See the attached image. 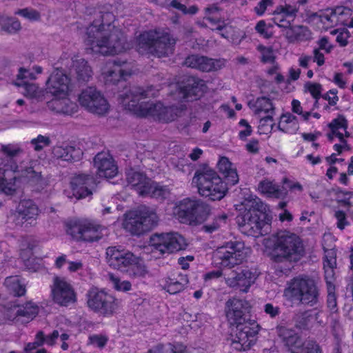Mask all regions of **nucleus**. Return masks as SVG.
<instances>
[{
  "label": "nucleus",
  "mask_w": 353,
  "mask_h": 353,
  "mask_svg": "<svg viewBox=\"0 0 353 353\" xmlns=\"http://www.w3.org/2000/svg\"><path fill=\"white\" fill-rule=\"evenodd\" d=\"M158 92L153 86L146 88L132 86L121 94L119 98L125 109L137 117H151L155 120L163 122L174 121L179 112L176 106H164L161 102L154 103L143 101L157 97Z\"/></svg>",
  "instance_id": "nucleus-1"
},
{
  "label": "nucleus",
  "mask_w": 353,
  "mask_h": 353,
  "mask_svg": "<svg viewBox=\"0 0 353 353\" xmlns=\"http://www.w3.org/2000/svg\"><path fill=\"white\" fill-rule=\"evenodd\" d=\"M250 306L248 301L239 299H230L225 303V313L228 323L236 326L232 336L231 348L236 351H246L255 343V336L260 327L250 319Z\"/></svg>",
  "instance_id": "nucleus-2"
},
{
  "label": "nucleus",
  "mask_w": 353,
  "mask_h": 353,
  "mask_svg": "<svg viewBox=\"0 0 353 353\" xmlns=\"http://www.w3.org/2000/svg\"><path fill=\"white\" fill-rule=\"evenodd\" d=\"M101 17L102 22L100 20H94L87 28L85 41L87 45L90 46L91 50L102 55H112L128 48L125 37L120 29L111 23H103L105 18L113 19V14L106 12Z\"/></svg>",
  "instance_id": "nucleus-3"
},
{
  "label": "nucleus",
  "mask_w": 353,
  "mask_h": 353,
  "mask_svg": "<svg viewBox=\"0 0 353 353\" xmlns=\"http://www.w3.org/2000/svg\"><path fill=\"white\" fill-rule=\"evenodd\" d=\"M304 252L301 238L296 234L284 231L277 234L270 256L275 263L291 264L299 261Z\"/></svg>",
  "instance_id": "nucleus-4"
},
{
  "label": "nucleus",
  "mask_w": 353,
  "mask_h": 353,
  "mask_svg": "<svg viewBox=\"0 0 353 353\" xmlns=\"http://www.w3.org/2000/svg\"><path fill=\"white\" fill-rule=\"evenodd\" d=\"M137 43L140 54H152L161 57L174 52L176 39L168 32L155 30L141 34Z\"/></svg>",
  "instance_id": "nucleus-5"
},
{
  "label": "nucleus",
  "mask_w": 353,
  "mask_h": 353,
  "mask_svg": "<svg viewBox=\"0 0 353 353\" xmlns=\"http://www.w3.org/2000/svg\"><path fill=\"white\" fill-rule=\"evenodd\" d=\"M192 184L196 185L201 196L212 201L221 200L228 191L226 183L216 172L210 168L196 170L192 178Z\"/></svg>",
  "instance_id": "nucleus-6"
},
{
  "label": "nucleus",
  "mask_w": 353,
  "mask_h": 353,
  "mask_svg": "<svg viewBox=\"0 0 353 353\" xmlns=\"http://www.w3.org/2000/svg\"><path fill=\"white\" fill-rule=\"evenodd\" d=\"M285 293L286 296L311 306L316 305L319 299V292L314 280L307 276L294 278Z\"/></svg>",
  "instance_id": "nucleus-7"
},
{
  "label": "nucleus",
  "mask_w": 353,
  "mask_h": 353,
  "mask_svg": "<svg viewBox=\"0 0 353 353\" xmlns=\"http://www.w3.org/2000/svg\"><path fill=\"white\" fill-rule=\"evenodd\" d=\"M177 215L182 223L198 225L203 223L210 216V206L201 199L185 198L177 205Z\"/></svg>",
  "instance_id": "nucleus-8"
},
{
  "label": "nucleus",
  "mask_w": 353,
  "mask_h": 353,
  "mask_svg": "<svg viewBox=\"0 0 353 353\" xmlns=\"http://www.w3.org/2000/svg\"><path fill=\"white\" fill-rule=\"evenodd\" d=\"M105 227L91 219L72 220L66 223V232L77 241H97L102 236Z\"/></svg>",
  "instance_id": "nucleus-9"
},
{
  "label": "nucleus",
  "mask_w": 353,
  "mask_h": 353,
  "mask_svg": "<svg viewBox=\"0 0 353 353\" xmlns=\"http://www.w3.org/2000/svg\"><path fill=\"white\" fill-rule=\"evenodd\" d=\"M244 243L240 241H230L218 248L213 252V261L216 265L225 268H232L241 263L245 259Z\"/></svg>",
  "instance_id": "nucleus-10"
},
{
  "label": "nucleus",
  "mask_w": 353,
  "mask_h": 353,
  "mask_svg": "<svg viewBox=\"0 0 353 353\" xmlns=\"http://www.w3.org/2000/svg\"><path fill=\"white\" fill-rule=\"evenodd\" d=\"M157 222V214L147 207H142L125 218L123 226L132 235L139 236L152 230Z\"/></svg>",
  "instance_id": "nucleus-11"
},
{
  "label": "nucleus",
  "mask_w": 353,
  "mask_h": 353,
  "mask_svg": "<svg viewBox=\"0 0 353 353\" xmlns=\"http://www.w3.org/2000/svg\"><path fill=\"white\" fill-rule=\"evenodd\" d=\"M87 296L88 307L103 316L112 315L121 303V301L112 294L96 288H91L88 292Z\"/></svg>",
  "instance_id": "nucleus-12"
},
{
  "label": "nucleus",
  "mask_w": 353,
  "mask_h": 353,
  "mask_svg": "<svg viewBox=\"0 0 353 353\" xmlns=\"http://www.w3.org/2000/svg\"><path fill=\"white\" fill-rule=\"evenodd\" d=\"M150 242L152 252H159L160 254H171L187 247L185 239L178 233L155 234Z\"/></svg>",
  "instance_id": "nucleus-13"
},
{
  "label": "nucleus",
  "mask_w": 353,
  "mask_h": 353,
  "mask_svg": "<svg viewBox=\"0 0 353 353\" xmlns=\"http://www.w3.org/2000/svg\"><path fill=\"white\" fill-rule=\"evenodd\" d=\"M270 219L263 218L262 216L252 211H246L238 218V223L241 229L248 235H265L268 233Z\"/></svg>",
  "instance_id": "nucleus-14"
},
{
  "label": "nucleus",
  "mask_w": 353,
  "mask_h": 353,
  "mask_svg": "<svg viewBox=\"0 0 353 353\" xmlns=\"http://www.w3.org/2000/svg\"><path fill=\"white\" fill-rule=\"evenodd\" d=\"M79 101L88 112L99 115L108 112L109 104L103 95L94 87L83 90L79 96Z\"/></svg>",
  "instance_id": "nucleus-15"
},
{
  "label": "nucleus",
  "mask_w": 353,
  "mask_h": 353,
  "mask_svg": "<svg viewBox=\"0 0 353 353\" xmlns=\"http://www.w3.org/2000/svg\"><path fill=\"white\" fill-rule=\"evenodd\" d=\"M50 289L53 301L60 306L67 307L77 301L73 287L65 278L54 276Z\"/></svg>",
  "instance_id": "nucleus-16"
},
{
  "label": "nucleus",
  "mask_w": 353,
  "mask_h": 353,
  "mask_svg": "<svg viewBox=\"0 0 353 353\" xmlns=\"http://www.w3.org/2000/svg\"><path fill=\"white\" fill-rule=\"evenodd\" d=\"M106 259L110 267L121 272H128L137 260V257L131 252L116 246L107 248Z\"/></svg>",
  "instance_id": "nucleus-17"
},
{
  "label": "nucleus",
  "mask_w": 353,
  "mask_h": 353,
  "mask_svg": "<svg viewBox=\"0 0 353 353\" xmlns=\"http://www.w3.org/2000/svg\"><path fill=\"white\" fill-rule=\"evenodd\" d=\"M258 275L256 269L241 267L238 268V271L232 272V276L226 279V283L232 288L239 287L241 291L247 292Z\"/></svg>",
  "instance_id": "nucleus-18"
},
{
  "label": "nucleus",
  "mask_w": 353,
  "mask_h": 353,
  "mask_svg": "<svg viewBox=\"0 0 353 353\" xmlns=\"http://www.w3.org/2000/svg\"><path fill=\"white\" fill-rule=\"evenodd\" d=\"M302 190V186L299 183H292L287 179L284 181V185L280 186L274 183L268 179L263 180L258 185L259 191L266 195L268 197L274 199H284L288 194V190Z\"/></svg>",
  "instance_id": "nucleus-19"
},
{
  "label": "nucleus",
  "mask_w": 353,
  "mask_h": 353,
  "mask_svg": "<svg viewBox=\"0 0 353 353\" xmlns=\"http://www.w3.org/2000/svg\"><path fill=\"white\" fill-rule=\"evenodd\" d=\"M276 333L282 343L291 353H302L306 343L294 330L282 325H276Z\"/></svg>",
  "instance_id": "nucleus-20"
},
{
  "label": "nucleus",
  "mask_w": 353,
  "mask_h": 353,
  "mask_svg": "<svg viewBox=\"0 0 353 353\" xmlns=\"http://www.w3.org/2000/svg\"><path fill=\"white\" fill-rule=\"evenodd\" d=\"M183 85L179 87V98L186 101H193L203 95L206 85L205 81L198 77L190 76L183 81Z\"/></svg>",
  "instance_id": "nucleus-21"
},
{
  "label": "nucleus",
  "mask_w": 353,
  "mask_h": 353,
  "mask_svg": "<svg viewBox=\"0 0 353 353\" xmlns=\"http://www.w3.org/2000/svg\"><path fill=\"white\" fill-rule=\"evenodd\" d=\"M70 79L61 69L56 68L46 81V90L54 96H66Z\"/></svg>",
  "instance_id": "nucleus-22"
},
{
  "label": "nucleus",
  "mask_w": 353,
  "mask_h": 353,
  "mask_svg": "<svg viewBox=\"0 0 353 353\" xmlns=\"http://www.w3.org/2000/svg\"><path fill=\"white\" fill-rule=\"evenodd\" d=\"M127 62L119 59L108 63L107 70L103 72L106 84H116L121 79H126L131 75V70L125 68Z\"/></svg>",
  "instance_id": "nucleus-23"
},
{
  "label": "nucleus",
  "mask_w": 353,
  "mask_h": 353,
  "mask_svg": "<svg viewBox=\"0 0 353 353\" xmlns=\"http://www.w3.org/2000/svg\"><path fill=\"white\" fill-rule=\"evenodd\" d=\"M95 184V178L85 174H79L74 176L70 182L73 195L78 199L92 194L91 188Z\"/></svg>",
  "instance_id": "nucleus-24"
},
{
  "label": "nucleus",
  "mask_w": 353,
  "mask_h": 353,
  "mask_svg": "<svg viewBox=\"0 0 353 353\" xmlns=\"http://www.w3.org/2000/svg\"><path fill=\"white\" fill-rule=\"evenodd\" d=\"M184 65L202 72H210L221 68L223 62L221 60L214 59L199 54H191L186 57Z\"/></svg>",
  "instance_id": "nucleus-25"
},
{
  "label": "nucleus",
  "mask_w": 353,
  "mask_h": 353,
  "mask_svg": "<svg viewBox=\"0 0 353 353\" xmlns=\"http://www.w3.org/2000/svg\"><path fill=\"white\" fill-rule=\"evenodd\" d=\"M15 324H26L32 321L39 314V306L32 302L12 305Z\"/></svg>",
  "instance_id": "nucleus-26"
},
{
  "label": "nucleus",
  "mask_w": 353,
  "mask_h": 353,
  "mask_svg": "<svg viewBox=\"0 0 353 353\" xmlns=\"http://www.w3.org/2000/svg\"><path fill=\"white\" fill-rule=\"evenodd\" d=\"M97 174L99 177L112 178L117 174V166L112 157L108 153L99 152L94 159Z\"/></svg>",
  "instance_id": "nucleus-27"
},
{
  "label": "nucleus",
  "mask_w": 353,
  "mask_h": 353,
  "mask_svg": "<svg viewBox=\"0 0 353 353\" xmlns=\"http://www.w3.org/2000/svg\"><path fill=\"white\" fill-rule=\"evenodd\" d=\"M0 151L2 154L0 158L1 165L6 168L4 170H10L12 173L17 172L16 158L23 152V150L18 145L8 144L2 145Z\"/></svg>",
  "instance_id": "nucleus-28"
},
{
  "label": "nucleus",
  "mask_w": 353,
  "mask_h": 353,
  "mask_svg": "<svg viewBox=\"0 0 353 353\" xmlns=\"http://www.w3.org/2000/svg\"><path fill=\"white\" fill-rule=\"evenodd\" d=\"M15 176L17 180L32 186L43 188L46 183L45 179L41 173V167L39 165L27 166L21 169L19 172V175Z\"/></svg>",
  "instance_id": "nucleus-29"
},
{
  "label": "nucleus",
  "mask_w": 353,
  "mask_h": 353,
  "mask_svg": "<svg viewBox=\"0 0 353 353\" xmlns=\"http://www.w3.org/2000/svg\"><path fill=\"white\" fill-rule=\"evenodd\" d=\"M58 330H54L50 334L46 335L43 331H39L35 336L34 342L28 343L24 349V353H47L44 348L39 347L46 344L53 345L58 339Z\"/></svg>",
  "instance_id": "nucleus-30"
},
{
  "label": "nucleus",
  "mask_w": 353,
  "mask_h": 353,
  "mask_svg": "<svg viewBox=\"0 0 353 353\" xmlns=\"http://www.w3.org/2000/svg\"><path fill=\"white\" fill-rule=\"evenodd\" d=\"M52 154L57 159L73 163L81 159L83 152L79 148H75L68 144H62L53 147Z\"/></svg>",
  "instance_id": "nucleus-31"
},
{
  "label": "nucleus",
  "mask_w": 353,
  "mask_h": 353,
  "mask_svg": "<svg viewBox=\"0 0 353 353\" xmlns=\"http://www.w3.org/2000/svg\"><path fill=\"white\" fill-rule=\"evenodd\" d=\"M39 214V209L36 203L30 199H24L20 201L17 210L16 215L23 221H35Z\"/></svg>",
  "instance_id": "nucleus-32"
},
{
  "label": "nucleus",
  "mask_w": 353,
  "mask_h": 353,
  "mask_svg": "<svg viewBox=\"0 0 353 353\" xmlns=\"http://www.w3.org/2000/svg\"><path fill=\"white\" fill-rule=\"evenodd\" d=\"M49 103V107L57 113L71 115L77 112V105L65 96H55Z\"/></svg>",
  "instance_id": "nucleus-33"
},
{
  "label": "nucleus",
  "mask_w": 353,
  "mask_h": 353,
  "mask_svg": "<svg viewBox=\"0 0 353 353\" xmlns=\"http://www.w3.org/2000/svg\"><path fill=\"white\" fill-rule=\"evenodd\" d=\"M126 180L128 185L134 188L141 196L143 195L142 190L147 188L150 181V179L143 174L133 170L127 173Z\"/></svg>",
  "instance_id": "nucleus-34"
},
{
  "label": "nucleus",
  "mask_w": 353,
  "mask_h": 353,
  "mask_svg": "<svg viewBox=\"0 0 353 353\" xmlns=\"http://www.w3.org/2000/svg\"><path fill=\"white\" fill-rule=\"evenodd\" d=\"M143 196H149L159 201L167 199L170 193L169 188L165 185H161L150 180L146 189L142 190Z\"/></svg>",
  "instance_id": "nucleus-35"
},
{
  "label": "nucleus",
  "mask_w": 353,
  "mask_h": 353,
  "mask_svg": "<svg viewBox=\"0 0 353 353\" xmlns=\"http://www.w3.org/2000/svg\"><path fill=\"white\" fill-rule=\"evenodd\" d=\"M219 171L224 174L227 183L234 185L239 182L236 170L232 168V163L226 157H221L217 164Z\"/></svg>",
  "instance_id": "nucleus-36"
},
{
  "label": "nucleus",
  "mask_w": 353,
  "mask_h": 353,
  "mask_svg": "<svg viewBox=\"0 0 353 353\" xmlns=\"http://www.w3.org/2000/svg\"><path fill=\"white\" fill-rule=\"evenodd\" d=\"M188 283L187 276L179 274L176 278L168 277L166 279L164 289L170 294H174L182 291Z\"/></svg>",
  "instance_id": "nucleus-37"
},
{
  "label": "nucleus",
  "mask_w": 353,
  "mask_h": 353,
  "mask_svg": "<svg viewBox=\"0 0 353 353\" xmlns=\"http://www.w3.org/2000/svg\"><path fill=\"white\" fill-rule=\"evenodd\" d=\"M278 128L285 133H295L299 128L296 117L290 112L282 114Z\"/></svg>",
  "instance_id": "nucleus-38"
},
{
  "label": "nucleus",
  "mask_w": 353,
  "mask_h": 353,
  "mask_svg": "<svg viewBox=\"0 0 353 353\" xmlns=\"http://www.w3.org/2000/svg\"><path fill=\"white\" fill-rule=\"evenodd\" d=\"M74 67L78 82H88L92 77V70L85 59H81L74 61Z\"/></svg>",
  "instance_id": "nucleus-39"
},
{
  "label": "nucleus",
  "mask_w": 353,
  "mask_h": 353,
  "mask_svg": "<svg viewBox=\"0 0 353 353\" xmlns=\"http://www.w3.org/2000/svg\"><path fill=\"white\" fill-rule=\"evenodd\" d=\"M4 285L10 293L15 296H21L26 293V287L20 281L19 276H9L5 280Z\"/></svg>",
  "instance_id": "nucleus-40"
},
{
  "label": "nucleus",
  "mask_w": 353,
  "mask_h": 353,
  "mask_svg": "<svg viewBox=\"0 0 353 353\" xmlns=\"http://www.w3.org/2000/svg\"><path fill=\"white\" fill-rule=\"evenodd\" d=\"M245 206L249 208L248 211L257 213L259 215L262 216L263 218L268 217L266 214L268 209L267 205H265L261 199L256 196H250L245 200Z\"/></svg>",
  "instance_id": "nucleus-41"
},
{
  "label": "nucleus",
  "mask_w": 353,
  "mask_h": 353,
  "mask_svg": "<svg viewBox=\"0 0 353 353\" xmlns=\"http://www.w3.org/2000/svg\"><path fill=\"white\" fill-rule=\"evenodd\" d=\"M253 108L256 114H259L262 112L271 115L274 113V107L272 101L266 97L257 98L254 101Z\"/></svg>",
  "instance_id": "nucleus-42"
},
{
  "label": "nucleus",
  "mask_w": 353,
  "mask_h": 353,
  "mask_svg": "<svg viewBox=\"0 0 353 353\" xmlns=\"http://www.w3.org/2000/svg\"><path fill=\"white\" fill-rule=\"evenodd\" d=\"M21 29V23L17 19L3 17L1 20V31L12 34L17 33Z\"/></svg>",
  "instance_id": "nucleus-43"
},
{
  "label": "nucleus",
  "mask_w": 353,
  "mask_h": 353,
  "mask_svg": "<svg viewBox=\"0 0 353 353\" xmlns=\"http://www.w3.org/2000/svg\"><path fill=\"white\" fill-rule=\"evenodd\" d=\"M14 85L23 88V94L26 97L35 98L39 96V87L34 83H30L27 81H23V83L14 81Z\"/></svg>",
  "instance_id": "nucleus-44"
},
{
  "label": "nucleus",
  "mask_w": 353,
  "mask_h": 353,
  "mask_svg": "<svg viewBox=\"0 0 353 353\" xmlns=\"http://www.w3.org/2000/svg\"><path fill=\"white\" fill-rule=\"evenodd\" d=\"M276 9L279 10L280 13L284 14L285 17L291 19L293 21L296 18L299 10L296 4L290 2H285L284 5L279 6Z\"/></svg>",
  "instance_id": "nucleus-45"
},
{
  "label": "nucleus",
  "mask_w": 353,
  "mask_h": 353,
  "mask_svg": "<svg viewBox=\"0 0 353 353\" xmlns=\"http://www.w3.org/2000/svg\"><path fill=\"white\" fill-rule=\"evenodd\" d=\"M109 280L112 283L113 288L117 291L128 292L132 288L131 283L128 281H121L119 278L115 276L113 274H108Z\"/></svg>",
  "instance_id": "nucleus-46"
},
{
  "label": "nucleus",
  "mask_w": 353,
  "mask_h": 353,
  "mask_svg": "<svg viewBox=\"0 0 353 353\" xmlns=\"http://www.w3.org/2000/svg\"><path fill=\"white\" fill-rule=\"evenodd\" d=\"M6 323H14L12 305L0 307V325Z\"/></svg>",
  "instance_id": "nucleus-47"
},
{
  "label": "nucleus",
  "mask_w": 353,
  "mask_h": 353,
  "mask_svg": "<svg viewBox=\"0 0 353 353\" xmlns=\"http://www.w3.org/2000/svg\"><path fill=\"white\" fill-rule=\"evenodd\" d=\"M337 202L348 209L353 207V192L339 190L336 192Z\"/></svg>",
  "instance_id": "nucleus-48"
},
{
  "label": "nucleus",
  "mask_w": 353,
  "mask_h": 353,
  "mask_svg": "<svg viewBox=\"0 0 353 353\" xmlns=\"http://www.w3.org/2000/svg\"><path fill=\"white\" fill-rule=\"evenodd\" d=\"M310 314L308 312H300L296 313L293 319L295 326L299 329H306L310 321Z\"/></svg>",
  "instance_id": "nucleus-49"
},
{
  "label": "nucleus",
  "mask_w": 353,
  "mask_h": 353,
  "mask_svg": "<svg viewBox=\"0 0 353 353\" xmlns=\"http://www.w3.org/2000/svg\"><path fill=\"white\" fill-rule=\"evenodd\" d=\"M226 219L227 216L225 214L217 216L213 219L212 223L204 225L202 229L208 233H212L216 231L221 226L222 223H225Z\"/></svg>",
  "instance_id": "nucleus-50"
},
{
  "label": "nucleus",
  "mask_w": 353,
  "mask_h": 353,
  "mask_svg": "<svg viewBox=\"0 0 353 353\" xmlns=\"http://www.w3.org/2000/svg\"><path fill=\"white\" fill-rule=\"evenodd\" d=\"M14 14L21 16L30 21H39L41 18L39 12L32 8L19 9L14 12Z\"/></svg>",
  "instance_id": "nucleus-51"
},
{
  "label": "nucleus",
  "mask_w": 353,
  "mask_h": 353,
  "mask_svg": "<svg viewBox=\"0 0 353 353\" xmlns=\"http://www.w3.org/2000/svg\"><path fill=\"white\" fill-rule=\"evenodd\" d=\"M257 50L261 54V61L263 63H274L275 57L271 47H266L263 45L257 46Z\"/></svg>",
  "instance_id": "nucleus-52"
},
{
  "label": "nucleus",
  "mask_w": 353,
  "mask_h": 353,
  "mask_svg": "<svg viewBox=\"0 0 353 353\" xmlns=\"http://www.w3.org/2000/svg\"><path fill=\"white\" fill-rule=\"evenodd\" d=\"M274 17L272 18L273 22L280 28H288L292 23L293 20L288 19L284 14L280 13L279 10L275 9L273 12Z\"/></svg>",
  "instance_id": "nucleus-53"
},
{
  "label": "nucleus",
  "mask_w": 353,
  "mask_h": 353,
  "mask_svg": "<svg viewBox=\"0 0 353 353\" xmlns=\"http://www.w3.org/2000/svg\"><path fill=\"white\" fill-rule=\"evenodd\" d=\"M170 6L185 14H194L198 11V8L196 6H192L190 8H187L185 5L181 3L178 0H172Z\"/></svg>",
  "instance_id": "nucleus-54"
},
{
  "label": "nucleus",
  "mask_w": 353,
  "mask_h": 353,
  "mask_svg": "<svg viewBox=\"0 0 353 353\" xmlns=\"http://www.w3.org/2000/svg\"><path fill=\"white\" fill-rule=\"evenodd\" d=\"M334 218L336 219V226L343 230L346 226L350 225V221L347 219V214L341 210H336L334 214Z\"/></svg>",
  "instance_id": "nucleus-55"
},
{
  "label": "nucleus",
  "mask_w": 353,
  "mask_h": 353,
  "mask_svg": "<svg viewBox=\"0 0 353 353\" xmlns=\"http://www.w3.org/2000/svg\"><path fill=\"white\" fill-rule=\"evenodd\" d=\"M129 271H130V274L133 275L134 277H143L148 273L146 266L139 263L138 258L137 263L130 267Z\"/></svg>",
  "instance_id": "nucleus-56"
},
{
  "label": "nucleus",
  "mask_w": 353,
  "mask_h": 353,
  "mask_svg": "<svg viewBox=\"0 0 353 353\" xmlns=\"http://www.w3.org/2000/svg\"><path fill=\"white\" fill-rule=\"evenodd\" d=\"M30 143L36 151L41 150L44 147L48 146L50 143V139L48 137L39 135L37 138L31 140Z\"/></svg>",
  "instance_id": "nucleus-57"
},
{
  "label": "nucleus",
  "mask_w": 353,
  "mask_h": 353,
  "mask_svg": "<svg viewBox=\"0 0 353 353\" xmlns=\"http://www.w3.org/2000/svg\"><path fill=\"white\" fill-rule=\"evenodd\" d=\"M305 87L316 99V103H317L321 97L322 85L320 83L308 82L305 84Z\"/></svg>",
  "instance_id": "nucleus-58"
},
{
  "label": "nucleus",
  "mask_w": 353,
  "mask_h": 353,
  "mask_svg": "<svg viewBox=\"0 0 353 353\" xmlns=\"http://www.w3.org/2000/svg\"><path fill=\"white\" fill-rule=\"evenodd\" d=\"M327 307L333 312L336 311V297L334 293L335 287H332L331 285L329 286V288H327Z\"/></svg>",
  "instance_id": "nucleus-59"
},
{
  "label": "nucleus",
  "mask_w": 353,
  "mask_h": 353,
  "mask_svg": "<svg viewBox=\"0 0 353 353\" xmlns=\"http://www.w3.org/2000/svg\"><path fill=\"white\" fill-rule=\"evenodd\" d=\"M328 127L335 128L336 129L342 128L346 130L347 129V121L343 115L339 114L328 124Z\"/></svg>",
  "instance_id": "nucleus-60"
},
{
  "label": "nucleus",
  "mask_w": 353,
  "mask_h": 353,
  "mask_svg": "<svg viewBox=\"0 0 353 353\" xmlns=\"http://www.w3.org/2000/svg\"><path fill=\"white\" fill-rule=\"evenodd\" d=\"M323 265H327V266H330V267H336V252L334 250L330 249V250H325Z\"/></svg>",
  "instance_id": "nucleus-61"
},
{
  "label": "nucleus",
  "mask_w": 353,
  "mask_h": 353,
  "mask_svg": "<svg viewBox=\"0 0 353 353\" xmlns=\"http://www.w3.org/2000/svg\"><path fill=\"white\" fill-rule=\"evenodd\" d=\"M303 26H292L291 24L290 25V27L285 28L286 32H285V37L289 40H296L298 39L300 34V30L302 29Z\"/></svg>",
  "instance_id": "nucleus-62"
},
{
  "label": "nucleus",
  "mask_w": 353,
  "mask_h": 353,
  "mask_svg": "<svg viewBox=\"0 0 353 353\" xmlns=\"http://www.w3.org/2000/svg\"><path fill=\"white\" fill-rule=\"evenodd\" d=\"M314 18H319V21L326 25L327 26H332L334 23V18H335L334 14L331 13H321L319 14L318 13H314L312 15Z\"/></svg>",
  "instance_id": "nucleus-63"
},
{
  "label": "nucleus",
  "mask_w": 353,
  "mask_h": 353,
  "mask_svg": "<svg viewBox=\"0 0 353 353\" xmlns=\"http://www.w3.org/2000/svg\"><path fill=\"white\" fill-rule=\"evenodd\" d=\"M263 310L270 318L274 319L281 314V308L278 305L268 303L263 306Z\"/></svg>",
  "instance_id": "nucleus-64"
}]
</instances>
